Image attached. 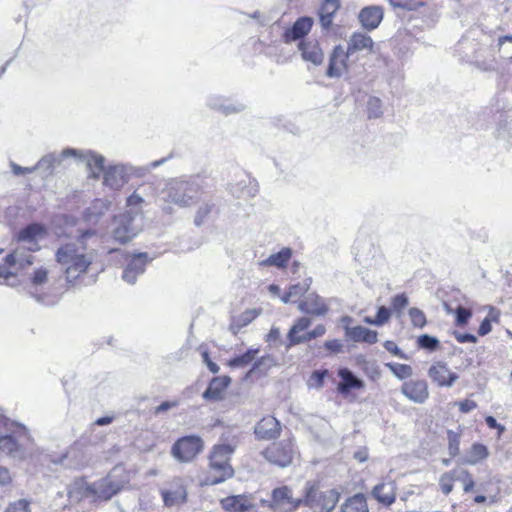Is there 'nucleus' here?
Instances as JSON below:
<instances>
[{
  "instance_id": "f257e3e1",
  "label": "nucleus",
  "mask_w": 512,
  "mask_h": 512,
  "mask_svg": "<svg viewBox=\"0 0 512 512\" xmlns=\"http://www.w3.org/2000/svg\"><path fill=\"white\" fill-rule=\"evenodd\" d=\"M94 234L95 232L89 229L81 230L57 249L55 260L64 268L68 282H74L84 276L93 264L94 251L88 249L87 240Z\"/></svg>"
},
{
  "instance_id": "f03ea898",
  "label": "nucleus",
  "mask_w": 512,
  "mask_h": 512,
  "mask_svg": "<svg viewBox=\"0 0 512 512\" xmlns=\"http://www.w3.org/2000/svg\"><path fill=\"white\" fill-rule=\"evenodd\" d=\"M234 451L235 446L232 444L221 443L213 446L209 455L210 484H218L233 476L230 459Z\"/></svg>"
},
{
  "instance_id": "7ed1b4c3",
  "label": "nucleus",
  "mask_w": 512,
  "mask_h": 512,
  "mask_svg": "<svg viewBox=\"0 0 512 512\" xmlns=\"http://www.w3.org/2000/svg\"><path fill=\"white\" fill-rule=\"evenodd\" d=\"M340 496L337 489L322 491L315 483L306 482L302 505L310 508L313 512H332L339 502Z\"/></svg>"
},
{
  "instance_id": "20e7f679",
  "label": "nucleus",
  "mask_w": 512,
  "mask_h": 512,
  "mask_svg": "<svg viewBox=\"0 0 512 512\" xmlns=\"http://www.w3.org/2000/svg\"><path fill=\"white\" fill-rule=\"evenodd\" d=\"M128 477L121 467H115L104 478L92 483L94 501H108L128 484Z\"/></svg>"
},
{
  "instance_id": "39448f33",
  "label": "nucleus",
  "mask_w": 512,
  "mask_h": 512,
  "mask_svg": "<svg viewBox=\"0 0 512 512\" xmlns=\"http://www.w3.org/2000/svg\"><path fill=\"white\" fill-rule=\"evenodd\" d=\"M164 201L168 205L190 206L199 194V187L185 181L170 183L165 191Z\"/></svg>"
},
{
  "instance_id": "423d86ee",
  "label": "nucleus",
  "mask_w": 512,
  "mask_h": 512,
  "mask_svg": "<svg viewBox=\"0 0 512 512\" xmlns=\"http://www.w3.org/2000/svg\"><path fill=\"white\" fill-rule=\"evenodd\" d=\"M261 504L274 512H294L302 506V497L294 498L290 487L281 486L273 489L270 500L263 499Z\"/></svg>"
},
{
  "instance_id": "0eeeda50",
  "label": "nucleus",
  "mask_w": 512,
  "mask_h": 512,
  "mask_svg": "<svg viewBox=\"0 0 512 512\" xmlns=\"http://www.w3.org/2000/svg\"><path fill=\"white\" fill-rule=\"evenodd\" d=\"M203 450L199 436L189 435L178 439L172 446L171 454L179 462L192 461Z\"/></svg>"
},
{
  "instance_id": "6e6552de",
  "label": "nucleus",
  "mask_w": 512,
  "mask_h": 512,
  "mask_svg": "<svg viewBox=\"0 0 512 512\" xmlns=\"http://www.w3.org/2000/svg\"><path fill=\"white\" fill-rule=\"evenodd\" d=\"M160 492L165 506L181 505L187 500L186 481L183 478L175 477L167 482L166 487L162 488Z\"/></svg>"
},
{
  "instance_id": "1a4fd4ad",
  "label": "nucleus",
  "mask_w": 512,
  "mask_h": 512,
  "mask_svg": "<svg viewBox=\"0 0 512 512\" xmlns=\"http://www.w3.org/2000/svg\"><path fill=\"white\" fill-rule=\"evenodd\" d=\"M293 447L290 441L273 443L264 452V457L272 464L286 467L292 462Z\"/></svg>"
},
{
  "instance_id": "9d476101",
  "label": "nucleus",
  "mask_w": 512,
  "mask_h": 512,
  "mask_svg": "<svg viewBox=\"0 0 512 512\" xmlns=\"http://www.w3.org/2000/svg\"><path fill=\"white\" fill-rule=\"evenodd\" d=\"M313 24L314 21L309 16L298 18L293 25L287 28L282 34L283 42L289 44L297 40L301 41L306 39L305 37L310 33Z\"/></svg>"
},
{
  "instance_id": "9b49d317",
  "label": "nucleus",
  "mask_w": 512,
  "mask_h": 512,
  "mask_svg": "<svg viewBox=\"0 0 512 512\" xmlns=\"http://www.w3.org/2000/svg\"><path fill=\"white\" fill-rule=\"evenodd\" d=\"M67 497L69 505L73 506L80 503L83 499L89 498L94 501V492L92 483H88L86 480L79 478L75 479L67 487Z\"/></svg>"
},
{
  "instance_id": "f8f14e48",
  "label": "nucleus",
  "mask_w": 512,
  "mask_h": 512,
  "mask_svg": "<svg viewBox=\"0 0 512 512\" xmlns=\"http://www.w3.org/2000/svg\"><path fill=\"white\" fill-rule=\"evenodd\" d=\"M402 394L416 404L424 403L429 397L428 384L425 380H409L401 386Z\"/></svg>"
},
{
  "instance_id": "ddd939ff",
  "label": "nucleus",
  "mask_w": 512,
  "mask_h": 512,
  "mask_svg": "<svg viewBox=\"0 0 512 512\" xmlns=\"http://www.w3.org/2000/svg\"><path fill=\"white\" fill-rule=\"evenodd\" d=\"M298 50L301 57L306 62L314 65H320L324 60V53L320 47V43L315 38H306L298 42Z\"/></svg>"
},
{
  "instance_id": "4468645a",
  "label": "nucleus",
  "mask_w": 512,
  "mask_h": 512,
  "mask_svg": "<svg viewBox=\"0 0 512 512\" xmlns=\"http://www.w3.org/2000/svg\"><path fill=\"white\" fill-rule=\"evenodd\" d=\"M350 53L340 45L335 46L330 58L327 68V75L329 77H340L348 69V57Z\"/></svg>"
},
{
  "instance_id": "2eb2a0df",
  "label": "nucleus",
  "mask_w": 512,
  "mask_h": 512,
  "mask_svg": "<svg viewBox=\"0 0 512 512\" xmlns=\"http://www.w3.org/2000/svg\"><path fill=\"white\" fill-rule=\"evenodd\" d=\"M148 261L147 253L134 254L123 271V279L130 284L135 283L137 277L145 271Z\"/></svg>"
},
{
  "instance_id": "dca6fc26",
  "label": "nucleus",
  "mask_w": 512,
  "mask_h": 512,
  "mask_svg": "<svg viewBox=\"0 0 512 512\" xmlns=\"http://www.w3.org/2000/svg\"><path fill=\"white\" fill-rule=\"evenodd\" d=\"M341 8L340 0H322L317 12L319 23L323 30H330L333 26L334 17Z\"/></svg>"
},
{
  "instance_id": "f3484780",
  "label": "nucleus",
  "mask_w": 512,
  "mask_h": 512,
  "mask_svg": "<svg viewBox=\"0 0 512 512\" xmlns=\"http://www.w3.org/2000/svg\"><path fill=\"white\" fill-rule=\"evenodd\" d=\"M280 430V422L273 416H267L257 423L254 432L258 439L271 440L279 436Z\"/></svg>"
},
{
  "instance_id": "a211bd4d",
  "label": "nucleus",
  "mask_w": 512,
  "mask_h": 512,
  "mask_svg": "<svg viewBox=\"0 0 512 512\" xmlns=\"http://www.w3.org/2000/svg\"><path fill=\"white\" fill-rule=\"evenodd\" d=\"M298 309L307 314L320 316L327 313L328 306L318 294L308 293L299 301Z\"/></svg>"
},
{
  "instance_id": "6ab92c4d",
  "label": "nucleus",
  "mask_w": 512,
  "mask_h": 512,
  "mask_svg": "<svg viewBox=\"0 0 512 512\" xmlns=\"http://www.w3.org/2000/svg\"><path fill=\"white\" fill-rule=\"evenodd\" d=\"M338 376L341 380L337 384V390L342 395H347L350 391L362 389L365 386L364 381L348 368H340Z\"/></svg>"
},
{
  "instance_id": "aec40b11",
  "label": "nucleus",
  "mask_w": 512,
  "mask_h": 512,
  "mask_svg": "<svg viewBox=\"0 0 512 512\" xmlns=\"http://www.w3.org/2000/svg\"><path fill=\"white\" fill-rule=\"evenodd\" d=\"M310 325V319L306 317L298 318L288 332V344L286 348L289 349L294 345L307 342V329Z\"/></svg>"
},
{
  "instance_id": "412c9836",
  "label": "nucleus",
  "mask_w": 512,
  "mask_h": 512,
  "mask_svg": "<svg viewBox=\"0 0 512 512\" xmlns=\"http://www.w3.org/2000/svg\"><path fill=\"white\" fill-rule=\"evenodd\" d=\"M384 11L381 6H367L361 9L359 21L367 30H373L379 26L383 19Z\"/></svg>"
},
{
  "instance_id": "4be33fe9",
  "label": "nucleus",
  "mask_w": 512,
  "mask_h": 512,
  "mask_svg": "<svg viewBox=\"0 0 512 512\" xmlns=\"http://www.w3.org/2000/svg\"><path fill=\"white\" fill-rule=\"evenodd\" d=\"M229 383L230 378L227 376L212 378L207 389L203 392L202 397L206 401L221 400L223 398L224 391L228 387Z\"/></svg>"
},
{
  "instance_id": "5701e85b",
  "label": "nucleus",
  "mask_w": 512,
  "mask_h": 512,
  "mask_svg": "<svg viewBox=\"0 0 512 512\" xmlns=\"http://www.w3.org/2000/svg\"><path fill=\"white\" fill-rule=\"evenodd\" d=\"M428 374L439 386H452L458 378L455 373H452L446 365L442 363L432 365L429 368Z\"/></svg>"
},
{
  "instance_id": "b1692460",
  "label": "nucleus",
  "mask_w": 512,
  "mask_h": 512,
  "mask_svg": "<svg viewBox=\"0 0 512 512\" xmlns=\"http://www.w3.org/2000/svg\"><path fill=\"white\" fill-rule=\"evenodd\" d=\"M346 337L353 342L374 344L378 341V333L374 330L357 325L346 329Z\"/></svg>"
},
{
  "instance_id": "393cba45",
  "label": "nucleus",
  "mask_w": 512,
  "mask_h": 512,
  "mask_svg": "<svg viewBox=\"0 0 512 512\" xmlns=\"http://www.w3.org/2000/svg\"><path fill=\"white\" fill-rule=\"evenodd\" d=\"M372 496L380 503L389 506L396 498L394 482H383L376 485L372 490Z\"/></svg>"
},
{
  "instance_id": "a878e982",
  "label": "nucleus",
  "mask_w": 512,
  "mask_h": 512,
  "mask_svg": "<svg viewBox=\"0 0 512 512\" xmlns=\"http://www.w3.org/2000/svg\"><path fill=\"white\" fill-rule=\"evenodd\" d=\"M221 506L229 512H245L251 506V499L246 495H233L221 499Z\"/></svg>"
},
{
  "instance_id": "bb28decb",
  "label": "nucleus",
  "mask_w": 512,
  "mask_h": 512,
  "mask_svg": "<svg viewBox=\"0 0 512 512\" xmlns=\"http://www.w3.org/2000/svg\"><path fill=\"white\" fill-rule=\"evenodd\" d=\"M292 257V249L289 247L282 248L279 252L270 255L267 259L259 262L263 267L286 268Z\"/></svg>"
},
{
  "instance_id": "cd10ccee",
  "label": "nucleus",
  "mask_w": 512,
  "mask_h": 512,
  "mask_svg": "<svg viewBox=\"0 0 512 512\" xmlns=\"http://www.w3.org/2000/svg\"><path fill=\"white\" fill-rule=\"evenodd\" d=\"M338 512H369L366 497L361 493L348 497L340 505Z\"/></svg>"
},
{
  "instance_id": "c85d7f7f",
  "label": "nucleus",
  "mask_w": 512,
  "mask_h": 512,
  "mask_svg": "<svg viewBox=\"0 0 512 512\" xmlns=\"http://www.w3.org/2000/svg\"><path fill=\"white\" fill-rule=\"evenodd\" d=\"M309 288L310 284L307 282L293 284L289 286L287 291L281 296V300L284 303H299V301H301L300 299L307 295Z\"/></svg>"
},
{
  "instance_id": "c756f323",
  "label": "nucleus",
  "mask_w": 512,
  "mask_h": 512,
  "mask_svg": "<svg viewBox=\"0 0 512 512\" xmlns=\"http://www.w3.org/2000/svg\"><path fill=\"white\" fill-rule=\"evenodd\" d=\"M373 48V41L370 36L362 33H354L349 42L347 51L352 54L360 50H369Z\"/></svg>"
},
{
  "instance_id": "7c9ffc66",
  "label": "nucleus",
  "mask_w": 512,
  "mask_h": 512,
  "mask_svg": "<svg viewBox=\"0 0 512 512\" xmlns=\"http://www.w3.org/2000/svg\"><path fill=\"white\" fill-rule=\"evenodd\" d=\"M489 456L487 446L481 443H474L463 459V463L468 465H476L480 461Z\"/></svg>"
},
{
  "instance_id": "2f4dec72",
  "label": "nucleus",
  "mask_w": 512,
  "mask_h": 512,
  "mask_svg": "<svg viewBox=\"0 0 512 512\" xmlns=\"http://www.w3.org/2000/svg\"><path fill=\"white\" fill-rule=\"evenodd\" d=\"M501 312L498 308L494 306H488V314L480 323L478 328V335L485 336L489 334L492 330V323H499Z\"/></svg>"
},
{
  "instance_id": "473e14b6",
  "label": "nucleus",
  "mask_w": 512,
  "mask_h": 512,
  "mask_svg": "<svg viewBox=\"0 0 512 512\" xmlns=\"http://www.w3.org/2000/svg\"><path fill=\"white\" fill-rule=\"evenodd\" d=\"M21 445L12 435L0 436V453L13 457H20Z\"/></svg>"
},
{
  "instance_id": "72a5a7b5",
  "label": "nucleus",
  "mask_w": 512,
  "mask_h": 512,
  "mask_svg": "<svg viewBox=\"0 0 512 512\" xmlns=\"http://www.w3.org/2000/svg\"><path fill=\"white\" fill-rule=\"evenodd\" d=\"M445 309L447 313L454 314L455 325L459 327L466 326L472 316V310L461 305H459L456 309H452L449 305L446 304Z\"/></svg>"
},
{
  "instance_id": "f704fd0d",
  "label": "nucleus",
  "mask_w": 512,
  "mask_h": 512,
  "mask_svg": "<svg viewBox=\"0 0 512 512\" xmlns=\"http://www.w3.org/2000/svg\"><path fill=\"white\" fill-rule=\"evenodd\" d=\"M45 233V228L42 225L33 223L20 230L19 239L34 241L38 237H42Z\"/></svg>"
},
{
  "instance_id": "c9c22d12",
  "label": "nucleus",
  "mask_w": 512,
  "mask_h": 512,
  "mask_svg": "<svg viewBox=\"0 0 512 512\" xmlns=\"http://www.w3.org/2000/svg\"><path fill=\"white\" fill-rule=\"evenodd\" d=\"M393 8L415 11L428 4L430 0H388Z\"/></svg>"
},
{
  "instance_id": "e433bc0d",
  "label": "nucleus",
  "mask_w": 512,
  "mask_h": 512,
  "mask_svg": "<svg viewBox=\"0 0 512 512\" xmlns=\"http://www.w3.org/2000/svg\"><path fill=\"white\" fill-rule=\"evenodd\" d=\"M104 162L105 160L101 155L93 154L87 158V166L91 170L94 178H99L100 174L104 172Z\"/></svg>"
},
{
  "instance_id": "4c0bfd02",
  "label": "nucleus",
  "mask_w": 512,
  "mask_h": 512,
  "mask_svg": "<svg viewBox=\"0 0 512 512\" xmlns=\"http://www.w3.org/2000/svg\"><path fill=\"white\" fill-rule=\"evenodd\" d=\"M391 317V311L385 307L381 306L378 308L377 314L374 318L365 317L364 322L371 325L382 326L386 324Z\"/></svg>"
},
{
  "instance_id": "58836bf2",
  "label": "nucleus",
  "mask_w": 512,
  "mask_h": 512,
  "mask_svg": "<svg viewBox=\"0 0 512 512\" xmlns=\"http://www.w3.org/2000/svg\"><path fill=\"white\" fill-rule=\"evenodd\" d=\"M261 313L260 308L247 309L245 310L236 320L235 325L238 328H242L250 324L254 319H256Z\"/></svg>"
},
{
  "instance_id": "ea45409f",
  "label": "nucleus",
  "mask_w": 512,
  "mask_h": 512,
  "mask_svg": "<svg viewBox=\"0 0 512 512\" xmlns=\"http://www.w3.org/2000/svg\"><path fill=\"white\" fill-rule=\"evenodd\" d=\"M455 479L463 484L464 492L468 493L474 488V480L471 474L465 469L455 470Z\"/></svg>"
},
{
  "instance_id": "a19ab883",
  "label": "nucleus",
  "mask_w": 512,
  "mask_h": 512,
  "mask_svg": "<svg viewBox=\"0 0 512 512\" xmlns=\"http://www.w3.org/2000/svg\"><path fill=\"white\" fill-rule=\"evenodd\" d=\"M417 347L419 349L434 351L439 348V341L437 338L427 334L420 335L417 338Z\"/></svg>"
},
{
  "instance_id": "79ce46f5",
  "label": "nucleus",
  "mask_w": 512,
  "mask_h": 512,
  "mask_svg": "<svg viewBox=\"0 0 512 512\" xmlns=\"http://www.w3.org/2000/svg\"><path fill=\"white\" fill-rule=\"evenodd\" d=\"M408 314H409L411 323L414 327L423 328L426 325V323H427L426 315L422 310H420L416 307H413V308L409 309Z\"/></svg>"
},
{
  "instance_id": "37998d69",
  "label": "nucleus",
  "mask_w": 512,
  "mask_h": 512,
  "mask_svg": "<svg viewBox=\"0 0 512 512\" xmlns=\"http://www.w3.org/2000/svg\"><path fill=\"white\" fill-rule=\"evenodd\" d=\"M455 479V470L444 473L439 480V485L443 494L448 495L453 490V482Z\"/></svg>"
},
{
  "instance_id": "c03bdc74",
  "label": "nucleus",
  "mask_w": 512,
  "mask_h": 512,
  "mask_svg": "<svg viewBox=\"0 0 512 512\" xmlns=\"http://www.w3.org/2000/svg\"><path fill=\"white\" fill-rule=\"evenodd\" d=\"M387 367L400 379H405L412 374L411 367L405 364L388 363Z\"/></svg>"
},
{
  "instance_id": "a18cd8bd",
  "label": "nucleus",
  "mask_w": 512,
  "mask_h": 512,
  "mask_svg": "<svg viewBox=\"0 0 512 512\" xmlns=\"http://www.w3.org/2000/svg\"><path fill=\"white\" fill-rule=\"evenodd\" d=\"M408 303V297L405 293L397 294L391 299V307L397 313L402 312L408 306Z\"/></svg>"
},
{
  "instance_id": "49530a36",
  "label": "nucleus",
  "mask_w": 512,
  "mask_h": 512,
  "mask_svg": "<svg viewBox=\"0 0 512 512\" xmlns=\"http://www.w3.org/2000/svg\"><path fill=\"white\" fill-rule=\"evenodd\" d=\"M6 512H31L30 502L26 499L15 501L7 507Z\"/></svg>"
},
{
  "instance_id": "de8ad7c7",
  "label": "nucleus",
  "mask_w": 512,
  "mask_h": 512,
  "mask_svg": "<svg viewBox=\"0 0 512 512\" xmlns=\"http://www.w3.org/2000/svg\"><path fill=\"white\" fill-rule=\"evenodd\" d=\"M48 280V270L45 268H38L34 271L31 276V282L33 285H42Z\"/></svg>"
},
{
  "instance_id": "09e8293b",
  "label": "nucleus",
  "mask_w": 512,
  "mask_h": 512,
  "mask_svg": "<svg viewBox=\"0 0 512 512\" xmlns=\"http://www.w3.org/2000/svg\"><path fill=\"white\" fill-rule=\"evenodd\" d=\"M448 440H449V451L452 456H456L459 453L460 446V436L459 434L448 431Z\"/></svg>"
},
{
  "instance_id": "8fccbe9b",
  "label": "nucleus",
  "mask_w": 512,
  "mask_h": 512,
  "mask_svg": "<svg viewBox=\"0 0 512 512\" xmlns=\"http://www.w3.org/2000/svg\"><path fill=\"white\" fill-rule=\"evenodd\" d=\"M255 354H242L240 357H236L230 361L231 366H245L253 361Z\"/></svg>"
},
{
  "instance_id": "3c124183",
  "label": "nucleus",
  "mask_w": 512,
  "mask_h": 512,
  "mask_svg": "<svg viewBox=\"0 0 512 512\" xmlns=\"http://www.w3.org/2000/svg\"><path fill=\"white\" fill-rule=\"evenodd\" d=\"M213 206L212 205H204L200 207L197 211L196 217H195V223L197 225H200L204 222L205 218L208 214L212 211Z\"/></svg>"
},
{
  "instance_id": "603ef678",
  "label": "nucleus",
  "mask_w": 512,
  "mask_h": 512,
  "mask_svg": "<svg viewBox=\"0 0 512 512\" xmlns=\"http://www.w3.org/2000/svg\"><path fill=\"white\" fill-rule=\"evenodd\" d=\"M455 339L459 343H476L477 337L473 334L469 333H460V332H454Z\"/></svg>"
},
{
  "instance_id": "864d4df0",
  "label": "nucleus",
  "mask_w": 512,
  "mask_h": 512,
  "mask_svg": "<svg viewBox=\"0 0 512 512\" xmlns=\"http://www.w3.org/2000/svg\"><path fill=\"white\" fill-rule=\"evenodd\" d=\"M456 404L459 406L460 411L463 413H468L477 407L476 402L469 400V399L458 402Z\"/></svg>"
},
{
  "instance_id": "5fc2aeb1",
  "label": "nucleus",
  "mask_w": 512,
  "mask_h": 512,
  "mask_svg": "<svg viewBox=\"0 0 512 512\" xmlns=\"http://www.w3.org/2000/svg\"><path fill=\"white\" fill-rule=\"evenodd\" d=\"M326 329H325V326L320 324V325H317L313 330L311 331H308L307 333V342L311 341L312 339H315L317 337H320L322 335H324Z\"/></svg>"
},
{
  "instance_id": "6e6d98bb",
  "label": "nucleus",
  "mask_w": 512,
  "mask_h": 512,
  "mask_svg": "<svg viewBox=\"0 0 512 512\" xmlns=\"http://www.w3.org/2000/svg\"><path fill=\"white\" fill-rule=\"evenodd\" d=\"M17 254H18V251L15 250V251L9 253L8 255H6V257L4 258L3 264H6L9 270H11V268L15 266V264L17 262Z\"/></svg>"
},
{
  "instance_id": "4d7b16f0",
  "label": "nucleus",
  "mask_w": 512,
  "mask_h": 512,
  "mask_svg": "<svg viewBox=\"0 0 512 512\" xmlns=\"http://www.w3.org/2000/svg\"><path fill=\"white\" fill-rule=\"evenodd\" d=\"M177 406V402L164 401L155 408V414H160Z\"/></svg>"
},
{
  "instance_id": "13d9d810",
  "label": "nucleus",
  "mask_w": 512,
  "mask_h": 512,
  "mask_svg": "<svg viewBox=\"0 0 512 512\" xmlns=\"http://www.w3.org/2000/svg\"><path fill=\"white\" fill-rule=\"evenodd\" d=\"M202 357L203 362L207 365L208 369L212 373L215 374L219 371V366L209 358V354H202Z\"/></svg>"
},
{
  "instance_id": "bf43d9fd",
  "label": "nucleus",
  "mask_w": 512,
  "mask_h": 512,
  "mask_svg": "<svg viewBox=\"0 0 512 512\" xmlns=\"http://www.w3.org/2000/svg\"><path fill=\"white\" fill-rule=\"evenodd\" d=\"M11 477L8 469L0 467V486H6L10 483Z\"/></svg>"
},
{
  "instance_id": "052dcab7",
  "label": "nucleus",
  "mask_w": 512,
  "mask_h": 512,
  "mask_svg": "<svg viewBox=\"0 0 512 512\" xmlns=\"http://www.w3.org/2000/svg\"><path fill=\"white\" fill-rule=\"evenodd\" d=\"M35 168L21 167L17 164L12 165V171L15 175H25L31 173Z\"/></svg>"
},
{
  "instance_id": "680f3d73",
  "label": "nucleus",
  "mask_w": 512,
  "mask_h": 512,
  "mask_svg": "<svg viewBox=\"0 0 512 512\" xmlns=\"http://www.w3.org/2000/svg\"><path fill=\"white\" fill-rule=\"evenodd\" d=\"M327 371H315L311 376V380H314L318 386H321Z\"/></svg>"
},
{
  "instance_id": "e2e57ef3",
  "label": "nucleus",
  "mask_w": 512,
  "mask_h": 512,
  "mask_svg": "<svg viewBox=\"0 0 512 512\" xmlns=\"http://www.w3.org/2000/svg\"><path fill=\"white\" fill-rule=\"evenodd\" d=\"M143 202V199L142 197L137 194V193H133L132 195H130L127 199V204L129 206H135V205H139Z\"/></svg>"
},
{
  "instance_id": "0e129e2a",
  "label": "nucleus",
  "mask_w": 512,
  "mask_h": 512,
  "mask_svg": "<svg viewBox=\"0 0 512 512\" xmlns=\"http://www.w3.org/2000/svg\"><path fill=\"white\" fill-rule=\"evenodd\" d=\"M325 345L327 349L332 350L333 352L339 351L342 347V344L339 340L328 341Z\"/></svg>"
},
{
  "instance_id": "69168bd1",
  "label": "nucleus",
  "mask_w": 512,
  "mask_h": 512,
  "mask_svg": "<svg viewBox=\"0 0 512 512\" xmlns=\"http://www.w3.org/2000/svg\"><path fill=\"white\" fill-rule=\"evenodd\" d=\"M13 275L6 264L0 263V278L8 279Z\"/></svg>"
},
{
  "instance_id": "338daca9",
  "label": "nucleus",
  "mask_w": 512,
  "mask_h": 512,
  "mask_svg": "<svg viewBox=\"0 0 512 512\" xmlns=\"http://www.w3.org/2000/svg\"><path fill=\"white\" fill-rule=\"evenodd\" d=\"M113 422V417L112 416H104V417H100L98 418L94 424L97 425V426H105V425H109Z\"/></svg>"
},
{
  "instance_id": "774afa93",
  "label": "nucleus",
  "mask_w": 512,
  "mask_h": 512,
  "mask_svg": "<svg viewBox=\"0 0 512 512\" xmlns=\"http://www.w3.org/2000/svg\"><path fill=\"white\" fill-rule=\"evenodd\" d=\"M114 174H115V171L113 170H109L105 173L104 175V184L108 185V186H114Z\"/></svg>"
}]
</instances>
